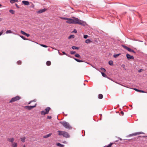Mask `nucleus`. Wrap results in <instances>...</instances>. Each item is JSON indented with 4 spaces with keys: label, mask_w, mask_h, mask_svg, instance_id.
<instances>
[{
    "label": "nucleus",
    "mask_w": 147,
    "mask_h": 147,
    "mask_svg": "<svg viewBox=\"0 0 147 147\" xmlns=\"http://www.w3.org/2000/svg\"><path fill=\"white\" fill-rule=\"evenodd\" d=\"M60 123H61L63 126L65 128L69 129H71L72 128L70 126L69 123L66 121H61Z\"/></svg>",
    "instance_id": "nucleus-3"
},
{
    "label": "nucleus",
    "mask_w": 147,
    "mask_h": 147,
    "mask_svg": "<svg viewBox=\"0 0 147 147\" xmlns=\"http://www.w3.org/2000/svg\"><path fill=\"white\" fill-rule=\"evenodd\" d=\"M21 33L24 35L26 36L27 37H29L30 36V35L29 34L26 33L22 30L21 31Z\"/></svg>",
    "instance_id": "nucleus-9"
},
{
    "label": "nucleus",
    "mask_w": 147,
    "mask_h": 147,
    "mask_svg": "<svg viewBox=\"0 0 147 147\" xmlns=\"http://www.w3.org/2000/svg\"><path fill=\"white\" fill-rule=\"evenodd\" d=\"M68 18H63V17L61 18V19H62L65 20H67L68 19Z\"/></svg>",
    "instance_id": "nucleus-37"
},
{
    "label": "nucleus",
    "mask_w": 147,
    "mask_h": 147,
    "mask_svg": "<svg viewBox=\"0 0 147 147\" xmlns=\"http://www.w3.org/2000/svg\"><path fill=\"white\" fill-rule=\"evenodd\" d=\"M51 62L49 61H48L47 62L46 64L48 66L50 65L51 64Z\"/></svg>",
    "instance_id": "nucleus-24"
},
{
    "label": "nucleus",
    "mask_w": 147,
    "mask_h": 147,
    "mask_svg": "<svg viewBox=\"0 0 147 147\" xmlns=\"http://www.w3.org/2000/svg\"><path fill=\"white\" fill-rule=\"evenodd\" d=\"M51 117L50 116H48L47 117V118L49 119H51Z\"/></svg>",
    "instance_id": "nucleus-46"
},
{
    "label": "nucleus",
    "mask_w": 147,
    "mask_h": 147,
    "mask_svg": "<svg viewBox=\"0 0 147 147\" xmlns=\"http://www.w3.org/2000/svg\"><path fill=\"white\" fill-rule=\"evenodd\" d=\"M25 138L24 137H23V138H21V140L23 142H25Z\"/></svg>",
    "instance_id": "nucleus-27"
},
{
    "label": "nucleus",
    "mask_w": 147,
    "mask_h": 147,
    "mask_svg": "<svg viewBox=\"0 0 147 147\" xmlns=\"http://www.w3.org/2000/svg\"><path fill=\"white\" fill-rule=\"evenodd\" d=\"M103 96L102 94H100L98 95V98L100 99H101L103 98Z\"/></svg>",
    "instance_id": "nucleus-20"
},
{
    "label": "nucleus",
    "mask_w": 147,
    "mask_h": 147,
    "mask_svg": "<svg viewBox=\"0 0 147 147\" xmlns=\"http://www.w3.org/2000/svg\"><path fill=\"white\" fill-rule=\"evenodd\" d=\"M9 12L12 14H14L15 13V11L12 9H10L9 10Z\"/></svg>",
    "instance_id": "nucleus-23"
},
{
    "label": "nucleus",
    "mask_w": 147,
    "mask_h": 147,
    "mask_svg": "<svg viewBox=\"0 0 147 147\" xmlns=\"http://www.w3.org/2000/svg\"><path fill=\"white\" fill-rule=\"evenodd\" d=\"M119 139L121 140L122 139L121 138H120Z\"/></svg>",
    "instance_id": "nucleus-59"
},
{
    "label": "nucleus",
    "mask_w": 147,
    "mask_h": 147,
    "mask_svg": "<svg viewBox=\"0 0 147 147\" xmlns=\"http://www.w3.org/2000/svg\"><path fill=\"white\" fill-rule=\"evenodd\" d=\"M120 54H121L120 53H119V54H115V55H114L113 57L115 58H116L119 55H120Z\"/></svg>",
    "instance_id": "nucleus-29"
},
{
    "label": "nucleus",
    "mask_w": 147,
    "mask_h": 147,
    "mask_svg": "<svg viewBox=\"0 0 147 147\" xmlns=\"http://www.w3.org/2000/svg\"><path fill=\"white\" fill-rule=\"evenodd\" d=\"M72 18L74 19H72V24H78L82 25L84 26H85L86 24V23L85 22L79 20L78 18L74 17H73Z\"/></svg>",
    "instance_id": "nucleus-1"
},
{
    "label": "nucleus",
    "mask_w": 147,
    "mask_h": 147,
    "mask_svg": "<svg viewBox=\"0 0 147 147\" xmlns=\"http://www.w3.org/2000/svg\"><path fill=\"white\" fill-rule=\"evenodd\" d=\"M46 10V9L44 8L43 9H40L36 11L37 13H40L44 12H45Z\"/></svg>",
    "instance_id": "nucleus-7"
},
{
    "label": "nucleus",
    "mask_w": 147,
    "mask_h": 147,
    "mask_svg": "<svg viewBox=\"0 0 147 147\" xmlns=\"http://www.w3.org/2000/svg\"><path fill=\"white\" fill-rule=\"evenodd\" d=\"M100 71L101 72V74H102V76L103 77H106L107 75L105 74H104L103 72H102Z\"/></svg>",
    "instance_id": "nucleus-25"
},
{
    "label": "nucleus",
    "mask_w": 147,
    "mask_h": 147,
    "mask_svg": "<svg viewBox=\"0 0 147 147\" xmlns=\"http://www.w3.org/2000/svg\"><path fill=\"white\" fill-rule=\"evenodd\" d=\"M121 113L122 114V115H123L124 114V113L123 112V111H121Z\"/></svg>",
    "instance_id": "nucleus-49"
},
{
    "label": "nucleus",
    "mask_w": 147,
    "mask_h": 147,
    "mask_svg": "<svg viewBox=\"0 0 147 147\" xmlns=\"http://www.w3.org/2000/svg\"><path fill=\"white\" fill-rule=\"evenodd\" d=\"M128 51L129 52H132L134 53H136V52L133 50L129 48Z\"/></svg>",
    "instance_id": "nucleus-18"
},
{
    "label": "nucleus",
    "mask_w": 147,
    "mask_h": 147,
    "mask_svg": "<svg viewBox=\"0 0 147 147\" xmlns=\"http://www.w3.org/2000/svg\"><path fill=\"white\" fill-rule=\"evenodd\" d=\"M18 1V0H11L10 2L11 3H15L16 2Z\"/></svg>",
    "instance_id": "nucleus-31"
},
{
    "label": "nucleus",
    "mask_w": 147,
    "mask_h": 147,
    "mask_svg": "<svg viewBox=\"0 0 147 147\" xmlns=\"http://www.w3.org/2000/svg\"><path fill=\"white\" fill-rule=\"evenodd\" d=\"M51 135H52L51 133H50L49 134L46 135L44 136L43 137L44 138H47L49 137L50 136H51Z\"/></svg>",
    "instance_id": "nucleus-12"
},
{
    "label": "nucleus",
    "mask_w": 147,
    "mask_h": 147,
    "mask_svg": "<svg viewBox=\"0 0 147 147\" xmlns=\"http://www.w3.org/2000/svg\"><path fill=\"white\" fill-rule=\"evenodd\" d=\"M16 5L18 7V5L16 4Z\"/></svg>",
    "instance_id": "nucleus-54"
},
{
    "label": "nucleus",
    "mask_w": 147,
    "mask_h": 147,
    "mask_svg": "<svg viewBox=\"0 0 147 147\" xmlns=\"http://www.w3.org/2000/svg\"><path fill=\"white\" fill-rule=\"evenodd\" d=\"M75 56L76 57L80 58V55L78 54H76L75 55Z\"/></svg>",
    "instance_id": "nucleus-34"
},
{
    "label": "nucleus",
    "mask_w": 147,
    "mask_h": 147,
    "mask_svg": "<svg viewBox=\"0 0 147 147\" xmlns=\"http://www.w3.org/2000/svg\"><path fill=\"white\" fill-rule=\"evenodd\" d=\"M3 33V31H2L0 32V36Z\"/></svg>",
    "instance_id": "nucleus-45"
},
{
    "label": "nucleus",
    "mask_w": 147,
    "mask_h": 147,
    "mask_svg": "<svg viewBox=\"0 0 147 147\" xmlns=\"http://www.w3.org/2000/svg\"><path fill=\"white\" fill-rule=\"evenodd\" d=\"M144 134L142 132H138L135 133H134L132 134L129 135L128 136L129 137L135 136L137 135L140 134Z\"/></svg>",
    "instance_id": "nucleus-5"
},
{
    "label": "nucleus",
    "mask_w": 147,
    "mask_h": 147,
    "mask_svg": "<svg viewBox=\"0 0 147 147\" xmlns=\"http://www.w3.org/2000/svg\"><path fill=\"white\" fill-rule=\"evenodd\" d=\"M72 19L68 18L66 22L67 23L71 24H72Z\"/></svg>",
    "instance_id": "nucleus-10"
},
{
    "label": "nucleus",
    "mask_w": 147,
    "mask_h": 147,
    "mask_svg": "<svg viewBox=\"0 0 147 147\" xmlns=\"http://www.w3.org/2000/svg\"><path fill=\"white\" fill-rule=\"evenodd\" d=\"M32 102V101H30V102H29L28 103V104H30Z\"/></svg>",
    "instance_id": "nucleus-55"
},
{
    "label": "nucleus",
    "mask_w": 147,
    "mask_h": 147,
    "mask_svg": "<svg viewBox=\"0 0 147 147\" xmlns=\"http://www.w3.org/2000/svg\"><path fill=\"white\" fill-rule=\"evenodd\" d=\"M120 84V85H122V86H125V87H126V86H124V85H121V84Z\"/></svg>",
    "instance_id": "nucleus-56"
},
{
    "label": "nucleus",
    "mask_w": 147,
    "mask_h": 147,
    "mask_svg": "<svg viewBox=\"0 0 147 147\" xmlns=\"http://www.w3.org/2000/svg\"><path fill=\"white\" fill-rule=\"evenodd\" d=\"M134 90H135L137 91H138V90H138L136 88L134 89Z\"/></svg>",
    "instance_id": "nucleus-48"
},
{
    "label": "nucleus",
    "mask_w": 147,
    "mask_h": 147,
    "mask_svg": "<svg viewBox=\"0 0 147 147\" xmlns=\"http://www.w3.org/2000/svg\"><path fill=\"white\" fill-rule=\"evenodd\" d=\"M72 32H74L75 33H76L77 32V31L76 29H74V31Z\"/></svg>",
    "instance_id": "nucleus-40"
},
{
    "label": "nucleus",
    "mask_w": 147,
    "mask_h": 147,
    "mask_svg": "<svg viewBox=\"0 0 147 147\" xmlns=\"http://www.w3.org/2000/svg\"><path fill=\"white\" fill-rule=\"evenodd\" d=\"M88 37V36L87 35H84V38L85 39H86Z\"/></svg>",
    "instance_id": "nucleus-38"
},
{
    "label": "nucleus",
    "mask_w": 147,
    "mask_h": 147,
    "mask_svg": "<svg viewBox=\"0 0 147 147\" xmlns=\"http://www.w3.org/2000/svg\"><path fill=\"white\" fill-rule=\"evenodd\" d=\"M1 13H0V15H1Z\"/></svg>",
    "instance_id": "nucleus-61"
},
{
    "label": "nucleus",
    "mask_w": 147,
    "mask_h": 147,
    "mask_svg": "<svg viewBox=\"0 0 147 147\" xmlns=\"http://www.w3.org/2000/svg\"><path fill=\"white\" fill-rule=\"evenodd\" d=\"M91 42V41L90 39H87L85 41V42L87 44L89 43H90Z\"/></svg>",
    "instance_id": "nucleus-21"
},
{
    "label": "nucleus",
    "mask_w": 147,
    "mask_h": 147,
    "mask_svg": "<svg viewBox=\"0 0 147 147\" xmlns=\"http://www.w3.org/2000/svg\"><path fill=\"white\" fill-rule=\"evenodd\" d=\"M75 36L74 35H70L68 37V39H70L71 38H74Z\"/></svg>",
    "instance_id": "nucleus-22"
},
{
    "label": "nucleus",
    "mask_w": 147,
    "mask_h": 147,
    "mask_svg": "<svg viewBox=\"0 0 147 147\" xmlns=\"http://www.w3.org/2000/svg\"><path fill=\"white\" fill-rule=\"evenodd\" d=\"M12 146L13 147H16L17 146V144L16 142L12 143Z\"/></svg>",
    "instance_id": "nucleus-16"
},
{
    "label": "nucleus",
    "mask_w": 147,
    "mask_h": 147,
    "mask_svg": "<svg viewBox=\"0 0 147 147\" xmlns=\"http://www.w3.org/2000/svg\"><path fill=\"white\" fill-rule=\"evenodd\" d=\"M74 59L75 60H76L77 62H84V61L82 60H80L76 58H74Z\"/></svg>",
    "instance_id": "nucleus-17"
},
{
    "label": "nucleus",
    "mask_w": 147,
    "mask_h": 147,
    "mask_svg": "<svg viewBox=\"0 0 147 147\" xmlns=\"http://www.w3.org/2000/svg\"><path fill=\"white\" fill-rule=\"evenodd\" d=\"M17 63L18 64H20L21 63V61H19L17 62Z\"/></svg>",
    "instance_id": "nucleus-41"
},
{
    "label": "nucleus",
    "mask_w": 147,
    "mask_h": 147,
    "mask_svg": "<svg viewBox=\"0 0 147 147\" xmlns=\"http://www.w3.org/2000/svg\"><path fill=\"white\" fill-rule=\"evenodd\" d=\"M41 113L42 115H45L46 114H47L45 111H41Z\"/></svg>",
    "instance_id": "nucleus-19"
},
{
    "label": "nucleus",
    "mask_w": 147,
    "mask_h": 147,
    "mask_svg": "<svg viewBox=\"0 0 147 147\" xmlns=\"http://www.w3.org/2000/svg\"><path fill=\"white\" fill-rule=\"evenodd\" d=\"M63 143H67L66 141H64V142H63Z\"/></svg>",
    "instance_id": "nucleus-52"
},
{
    "label": "nucleus",
    "mask_w": 147,
    "mask_h": 147,
    "mask_svg": "<svg viewBox=\"0 0 147 147\" xmlns=\"http://www.w3.org/2000/svg\"><path fill=\"white\" fill-rule=\"evenodd\" d=\"M126 57L128 59H134V57L133 56H131L128 54H126Z\"/></svg>",
    "instance_id": "nucleus-8"
},
{
    "label": "nucleus",
    "mask_w": 147,
    "mask_h": 147,
    "mask_svg": "<svg viewBox=\"0 0 147 147\" xmlns=\"http://www.w3.org/2000/svg\"><path fill=\"white\" fill-rule=\"evenodd\" d=\"M2 20V18H0V22Z\"/></svg>",
    "instance_id": "nucleus-51"
},
{
    "label": "nucleus",
    "mask_w": 147,
    "mask_h": 147,
    "mask_svg": "<svg viewBox=\"0 0 147 147\" xmlns=\"http://www.w3.org/2000/svg\"><path fill=\"white\" fill-rule=\"evenodd\" d=\"M58 132L59 133L58 134L59 136L62 135L64 137L66 138H68L69 137V136L68 134L65 131H58Z\"/></svg>",
    "instance_id": "nucleus-2"
},
{
    "label": "nucleus",
    "mask_w": 147,
    "mask_h": 147,
    "mask_svg": "<svg viewBox=\"0 0 147 147\" xmlns=\"http://www.w3.org/2000/svg\"><path fill=\"white\" fill-rule=\"evenodd\" d=\"M109 64L111 65H112L113 64V61L111 60L109 61Z\"/></svg>",
    "instance_id": "nucleus-26"
},
{
    "label": "nucleus",
    "mask_w": 147,
    "mask_h": 147,
    "mask_svg": "<svg viewBox=\"0 0 147 147\" xmlns=\"http://www.w3.org/2000/svg\"><path fill=\"white\" fill-rule=\"evenodd\" d=\"M22 3L26 5H28L29 4V3L28 1H23Z\"/></svg>",
    "instance_id": "nucleus-11"
},
{
    "label": "nucleus",
    "mask_w": 147,
    "mask_h": 147,
    "mask_svg": "<svg viewBox=\"0 0 147 147\" xmlns=\"http://www.w3.org/2000/svg\"><path fill=\"white\" fill-rule=\"evenodd\" d=\"M123 47L125 49H126L127 50H128V49H129V47H127V46H124V45H123Z\"/></svg>",
    "instance_id": "nucleus-33"
},
{
    "label": "nucleus",
    "mask_w": 147,
    "mask_h": 147,
    "mask_svg": "<svg viewBox=\"0 0 147 147\" xmlns=\"http://www.w3.org/2000/svg\"><path fill=\"white\" fill-rule=\"evenodd\" d=\"M21 97L18 96H16L15 97L12 98L9 102V103H11L13 102L16 101L20 100Z\"/></svg>",
    "instance_id": "nucleus-4"
},
{
    "label": "nucleus",
    "mask_w": 147,
    "mask_h": 147,
    "mask_svg": "<svg viewBox=\"0 0 147 147\" xmlns=\"http://www.w3.org/2000/svg\"><path fill=\"white\" fill-rule=\"evenodd\" d=\"M12 33V31L10 30H7L6 32V33L7 34H9V33Z\"/></svg>",
    "instance_id": "nucleus-30"
},
{
    "label": "nucleus",
    "mask_w": 147,
    "mask_h": 147,
    "mask_svg": "<svg viewBox=\"0 0 147 147\" xmlns=\"http://www.w3.org/2000/svg\"><path fill=\"white\" fill-rule=\"evenodd\" d=\"M62 53H63V54L66 55V54L64 52H63V51L62 52Z\"/></svg>",
    "instance_id": "nucleus-47"
},
{
    "label": "nucleus",
    "mask_w": 147,
    "mask_h": 147,
    "mask_svg": "<svg viewBox=\"0 0 147 147\" xmlns=\"http://www.w3.org/2000/svg\"><path fill=\"white\" fill-rule=\"evenodd\" d=\"M58 53L60 55H62L60 54V53L59 52V51H58Z\"/></svg>",
    "instance_id": "nucleus-50"
},
{
    "label": "nucleus",
    "mask_w": 147,
    "mask_h": 147,
    "mask_svg": "<svg viewBox=\"0 0 147 147\" xmlns=\"http://www.w3.org/2000/svg\"><path fill=\"white\" fill-rule=\"evenodd\" d=\"M100 69L103 71L104 72H105L106 71V70L105 68H103L101 67L100 68Z\"/></svg>",
    "instance_id": "nucleus-36"
},
{
    "label": "nucleus",
    "mask_w": 147,
    "mask_h": 147,
    "mask_svg": "<svg viewBox=\"0 0 147 147\" xmlns=\"http://www.w3.org/2000/svg\"><path fill=\"white\" fill-rule=\"evenodd\" d=\"M142 69H140V70H138V72H141L142 71Z\"/></svg>",
    "instance_id": "nucleus-44"
},
{
    "label": "nucleus",
    "mask_w": 147,
    "mask_h": 147,
    "mask_svg": "<svg viewBox=\"0 0 147 147\" xmlns=\"http://www.w3.org/2000/svg\"><path fill=\"white\" fill-rule=\"evenodd\" d=\"M50 108L48 107H47L45 109V111L47 113V114L48 113L49 111L50 110Z\"/></svg>",
    "instance_id": "nucleus-15"
},
{
    "label": "nucleus",
    "mask_w": 147,
    "mask_h": 147,
    "mask_svg": "<svg viewBox=\"0 0 147 147\" xmlns=\"http://www.w3.org/2000/svg\"><path fill=\"white\" fill-rule=\"evenodd\" d=\"M72 48L73 49H78L79 48L78 47L75 46H73L72 47Z\"/></svg>",
    "instance_id": "nucleus-28"
},
{
    "label": "nucleus",
    "mask_w": 147,
    "mask_h": 147,
    "mask_svg": "<svg viewBox=\"0 0 147 147\" xmlns=\"http://www.w3.org/2000/svg\"><path fill=\"white\" fill-rule=\"evenodd\" d=\"M36 104H35V105L34 106H26L25 107V108H27V109L30 110L36 107Z\"/></svg>",
    "instance_id": "nucleus-6"
},
{
    "label": "nucleus",
    "mask_w": 147,
    "mask_h": 147,
    "mask_svg": "<svg viewBox=\"0 0 147 147\" xmlns=\"http://www.w3.org/2000/svg\"><path fill=\"white\" fill-rule=\"evenodd\" d=\"M111 144H109L106 147H111Z\"/></svg>",
    "instance_id": "nucleus-43"
},
{
    "label": "nucleus",
    "mask_w": 147,
    "mask_h": 147,
    "mask_svg": "<svg viewBox=\"0 0 147 147\" xmlns=\"http://www.w3.org/2000/svg\"><path fill=\"white\" fill-rule=\"evenodd\" d=\"M40 46L42 47H45V48H47V46L46 45H43V44L40 45Z\"/></svg>",
    "instance_id": "nucleus-35"
},
{
    "label": "nucleus",
    "mask_w": 147,
    "mask_h": 147,
    "mask_svg": "<svg viewBox=\"0 0 147 147\" xmlns=\"http://www.w3.org/2000/svg\"><path fill=\"white\" fill-rule=\"evenodd\" d=\"M2 5L1 4H0V7Z\"/></svg>",
    "instance_id": "nucleus-58"
},
{
    "label": "nucleus",
    "mask_w": 147,
    "mask_h": 147,
    "mask_svg": "<svg viewBox=\"0 0 147 147\" xmlns=\"http://www.w3.org/2000/svg\"><path fill=\"white\" fill-rule=\"evenodd\" d=\"M138 92L144 93L145 92H144L143 90H138Z\"/></svg>",
    "instance_id": "nucleus-42"
},
{
    "label": "nucleus",
    "mask_w": 147,
    "mask_h": 147,
    "mask_svg": "<svg viewBox=\"0 0 147 147\" xmlns=\"http://www.w3.org/2000/svg\"><path fill=\"white\" fill-rule=\"evenodd\" d=\"M76 52L75 51H71L70 52V53L71 54H74Z\"/></svg>",
    "instance_id": "nucleus-39"
},
{
    "label": "nucleus",
    "mask_w": 147,
    "mask_h": 147,
    "mask_svg": "<svg viewBox=\"0 0 147 147\" xmlns=\"http://www.w3.org/2000/svg\"><path fill=\"white\" fill-rule=\"evenodd\" d=\"M20 37H21L22 39H23L24 40H27V39L25 38L24 37V36H20Z\"/></svg>",
    "instance_id": "nucleus-32"
},
{
    "label": "nucleus",
    "mask_w": 147,
    "mask_h": 147,
    "mask_svg": "<svg viewBox=\"0 0 147 147\" xmlns=\"http://www.w3.org/2000/svg\"><path fill=\"white\" fill-rule=\"evenodd\" d=\"M23 147H26L25 146V145H24L23 146Z\"/></svg>",
    "instance_id": "nucleus-57"
},
{
    "label": "nucleus",
    "mask_w": 147,
    "mask_h": 147,
    "mask_svg": "<svg viewBox=\"0 0 147 147\" xmlns=\"http://www.w3.org/2000/svg\"><path fill=\"white\" fill-rule=\"evenodd\" d=\"M7 140L8 141L11 142L12 143L14 141V139L13 138H8L7 139Z\"/></svg>",
    "instance_id": "nucleus-13"
},
{
    "label": "nucleus",
    "mask_w": 147,
    "mask_h": 147,
    "mask_svg": "<svg viewBox=\"0 0 147 147\" xmlns=\"http://www.w3.org/2000/svg\"><path fill=\"white\" fill-rule=\"evenodd\" d=\"M84 84L85 85V84L84 83Z\"/></svg>",
    "instance_id": "nucleus-60"
},
{
    "label": "nucleus",
    "mask_w": 147,
    "mask_h": 147,
    "mask_svg": "<svg viewBox=\"0 0 147 147\" xmlns=\"http://www.w3.org/2000/svg\"><path fill=\"white\" fill-rule=\"evenodd\" d=\"M56 145L57 146L60 147H64V145L61 144L60 143H57Z\"/></svg>",
    "instance_id": "nucleus-14"
},
{
    "label": "nucleus",
    "mask_w": 147,
    "mask_h": 147,
    "mask_svg": "<svg viewBox=\"0 0 147 147\" xmlns=\"http://www.w3.org/2000/svg\"><path fill=\"white\" fill-rule=\"evenodd\" d=\"M122 67H124V66H125V65H122Z\"/></svg>",
    "instance_id": "nucleus-53"
}]
</instances>
